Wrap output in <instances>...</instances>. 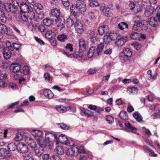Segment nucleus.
Listing matches in <instances>:
<instances>
[{
    "mask_svg": "<svg viewBox=\"0 0 160 160\" xmlns=\"http://www.w3.org/2000/svg\"><path fill=\"white\" fill-rule=\"evenodd\" d=\"M0 19L1 21H4L6 19V17L4 12L0 11Z\"/></svg>",
    "mask_w": 160,
    "mask_h": 160,
    "instance_id": "bf43d9fd",
    "label": "nucleus"
},
{
    "mask_svg": "<svg viewBox=\"0 0 160 160\" xmlns=\"http://www.w3.org/2000/svg\"><path fill=\"white\" fill-rule=\"evenodd\" d=\"M91 42L94 44H97L98 41V38L96 36L90 37L89 38Z\"/></svg>",
    "mask_w": 160,
    "mask_h": 160,
    "instance_id": "de8ad7c7",
    "label": "nucleus"
},
{
    "mask_svg": "<svg viewBox=\"0 0 160 160\" xmlns=\"http://www.w3.org/2000/svg\"><path fill=\"white\" fill-rule=\"evenodd\" d=\"M140 36V34L137 32H132L130 35V38L133 40H137L138 39Z\"/></svg>",
    "mask_w": 160,
    "mask_h": 160,
    "instance_id": "4c0bfd02",
    "label": "nucleus"
},
{
    "mask_svg": "<svg viewBox=\"0 0 160 160\" xmlns=\"http://www.w3.org/2000/svg\"><path fill=\"white\" fill-rule=\"evenodd\" d=\"M56 109L59 112L63 113L66 111V108L63 106H58L56 107Z\"/></svg>",
    "mask_w": 160,
    "mask_h": 160,
    "instance_id": "79ce46f5",
    "label": "nucleus"
},
{
    "mask_svg": "<svg viewBox=\"0 0 160 160\" xmlns=\"http://www.w3.org/2000/svg\"><path fill=\"white\" fill-rule=\"evenodd\" d=\"M22 156L24 160H34L31 152L29 153L27 155H23Z\"/></svg>",
    "mask_w": 160,
    "mask_h": 160,
    "instance_id": "37998d69",
    "label": "nucleus"
},
{
    "mask_svg": "<svg viewBox=\"0 0 160 160\" xmlns=\"http://www.w3.org/2000/svg\"><path fill=\"white\" fill-rule=\"evenodd\" d=\"M70 10L71 13L74 16H78V13L79 12L78 11L76 10L75 7H73L72 8V7L71 6Z\"/></svg>",
    "mask_w": 160,
    "mask_h": 160,
    "instance_id": "09e8293b",
    "label": "nucleus"
},
{
    "mask_svg": "<svg viewBox=\"0 0 160 160\" xmlns=\"http://www.w3.org/2000/svg\"><path fill=\"white\" fill-rule=\"evenodd\" d=\"M27 143L32 148H34L36 147V144L34 140L30 137H27L25 139Z\"/></svg>",
    "mask_w": 160,
    "mask_h": 160,
    "instance_id": "4468645a",
    "label": "nucleus"
},
{
    "mask_svg": "<svg viewBox=\"0 0 160 160\" xmlns=\"http://www.w3.org/2000/svg\"><path fill=\"white\" fill-rule=\"evenodd\" d=\"M108 30V27L106 25L101 26L98 29V32L101 35H102Z\"/></svg>",
    "mask_w": 160,
    "mask_h": 160,
    "instance_id": "4be33fe9",
    "label": "nucleus"
},
{
    "mask_svg": "<svg viewBox=\"0 0 160 160\" xmlns=\"http://www.w3.org/2000/svg\"><path fill=\"white\" fill-rule=\"evenodd\" d=\"M148 22L149 25L153 27H155L158 25L157 20L155 18L153 17H151L148 19Z\"/></svg>",
    "mask_w": 160,
    "mask_h": 160,
    "instance_id": "393cba45",
    "label": "nucleus"
},
{
    "mask_svg": "<svg viewBox=\"0 0 160 160\" xmlns=\"http://www.w3.org/2000/svg\"><path fill=\"white\" fill-rule=\"evenodd\" d=\"M142 26V23L141 21L138 20L135 22L132 27V29L135 31H138L140 29V27Z\"/></svg>",
    "mask_w": 160,
    "mask_h": 160,
    "instance_id": "6ab92c4d",
    "label": "nucleus"
},
{
    "mask_svg": "<svg viewBox=\"0 0 160 160\" xmlns=\"http://www.w3.org/2000/svg\"><path fill=\"white\" fill-rule=\"evenodd\" d=\"M106 119V121L109 123H111L113 120V118L112 116L109 115L107 116Z\"/></svg>",
    "mask_w": 160,
    "mask_h": 160,
    "instance_id": "0e129e2a",
    "label": "nucleus"
},
{
    "mask_svg": "<svg viewBox=\"0 0 160 160\" xmlns=\"http://www.w3.org/2000/svg\"><path fill=\"white\" fill-rule=\"evenodd\" d=\"M128 24L126 23L122 22L118 24V27L119 29L123 30L125 28H128Z\"/></svg>",
    "mask_w": 160,
    "mask_h": 160,
    "instance_id": "e433bc0d",
    "label": "nucleus"
},
{
    "mask_svg": "<svg viewBox=\"0 0 160 160\" xmlns=\"http://www.w3.org/2000/svg\"><path fill=\"white\" fill-rule=\"evenodd\" d=\"M138 2H135L133 1H130V3L129 4L131 8H130V10H133L135 8L136 4Z\"/></svg>",
    "mask_w": 160,
    "mask_h": 160,
    "instance_id": "6e6d98bb",
    "label": "nucleus"
},
{
    "mask_svg": "<svg viewBox=\"0 0 160 160\" xmlns=\"http://www.w3.org/2000/svg\"><path fill=\"white\" fill-rule=\"evenodd\" d=\"M96 50L95 48L93 47H92L89 49L87 54L88 57L89 58L92 57L94 54L96 56L97 55V54H95Z\"/></svg>",
    "mask_w": 160,
    "mask_h": 160,
    "instance_id": "c85d7f7f",
    "label": "nucleus"
},
{
    "mask_svg": "<svg viewBox=\"0 0 160 160\" xmlns=\"http://www.w3.org/2000/svg\"><path fill=\"white\" fill-rule=\"evenodd\" d=\"M123 53L121 54V56L130 57L132 54V52L130 49L128 48H125L123 50Z\"/></svg>",
    "mask_w": 160,
    "mask_h": 160,
    "instance_id": "412c9836",
    "label": "nucleus"
},
{
    "mask_svg": "<svg viewBox=\"0 0 160 160\" xmlns=\"http://www.w3.org/2000/svg\"><path fill=\"white\" fill-rule=\"evenodd\" d=\"M43 94L45 96L48 98H52L54 96L53 93L48 89L45 90L43 91Z\"/></svg>",
    "mask_w": 160,
    "mask_h": 160,
    "instance_id": "5701e85b",
    "label": "nucleus"
},
{
    "mask_svg": "<svg viewBox=\"0 0 160 160\" xmlns=\"http://www.w3.org/2000/svg\"><path fill=\"white\" fill-rule=\"evenodd\" d=\"M77 150L76 148H75V146H74L72 148L67 150L66 152V153L69 157L72 156L73 155L76 156L77 155Z\"/></svg>",
    "mask_w": 160,
    "mask_h": 160,
    "instance_id": "2eb2a0df",
    "label": "nucleus"
},
{
    "mask_svg": "<svg viewBox=\"0 0 160 160\" xmlns=\"http://www.w3.org/2000/svg\"><path fill=\"white\" fill-rule=\"evenodd\" d=\"M74 21L70 17L67 19L66 24L68 28H70L74 24Z\"/></svg>",
    "mask_w": 160,
    "mask_h": 160,
    "instance_id": "c03bdc74",
    "label": "nucleus"
},
{
    "mask_svg": "<svg viewBox=\"0 0 160 160\" xmlns=\"http://www.w3.org/2000/svg\"><path fill=\"white\" fill-rule=\"evenodd\" d=\"M15 138L16 141H19L21 140L22 139V137L20 133L18 132L17 133Z\"/></svg>",
    "mask_w": 160,
    "mask_h": 160,
    "instance_id": "680f3d73",
    "label": "nucleus"
},
{
    "mask_svg": "<svg viewBox=\"0 0 160 160\" xmlns=\"http://www.w3.org/2000/svg\"><path fill=\"white\" fill-rule=\"evenodd\" d=\"M11 154L9 153V152L4 148H0V157H3L5 158L10 157L11 156Z\"/></svg>",
    "mask_w": 160,
    "mask_h": 160,
    "instance_id": "f3484780",
    "label": "nucleus"
},
{
    "mask_svg": "<svg viewBox=\"0 0 160 160\" xmlns=\"http://www.w3.org/2000/svg\"><path fill=\"white\" fill-rule=\"evenodd\" d=\"M154 11V8L151 6H148L146 7L144 14L146 17H148L151 16Z\"/></svg>",
    "mask_w": 160,
    "mask_h": 160,
    "instance_id": "ddd939ff",
    "label": "nucleus"
},
{
    "mask_svg": "<svg viewBox=\"0 0 160 160\" xmlns=\"http://www.w3.org/2000/svg\"><path fill=\"white\" fill-rule=\"evenodd\" d=\"M127 40L128 38L126 37L120 38L115 42V44H117L118 46L122 47L124 44L125 43Z\"/></svg>",
    "mask_w": 160,
    "mask_h": 160,
    "instance_id": "dca6fc26",
    "label": "nucleus"
},
{
    "mask_svg": "<svg viewBox=\"0 0 160 160\" xmlns=\"http://www.w3.org/2000/svg\"><path fill=\"white\" fill-rule=\"evenodd\" d=\"M88 157L89 155L88 153L80 154L79 160H87Z\"/></svg>",
    "mask_w": 160,
    "mask_h": 160,
    "instance_id": "864d4df0",
    "label": "nucleus"
},
{
    "mask_svg": "<svg viewBox=\"0 0 160 160\" xmlns=\"http://www.w3.org/2000/svg\"><path fill=\"white\" fill-rule=\"evenodd\" d=\"M54 32L51 30L47 31L45 34V37L47 38L50 39L54 38Z\"/></svg>",
    "mask_w": 160,
    "mask_h": 160,
    "instance_id": "7c9ffc66",
    "label": "nucleus"
},
{
    "mask_svg": "<svg viewBox=\"0 0 160 160\" xmlns=\"http://www.w3.org/2000/svg\"><path fill=\"white\" fill-rule=\"evenodd\" d=\"M55 151L59 155H62L64 152V150L62 146L58 145L56 147Z\"/></svg>",
    "mask_w": 160,
    "mask_h": 160,
    "instance_id": "cd10ccee",
    "label": "nucleus"
},
{
    "mask_svg": "<svg viewBox=\"0 0 160 160\" xmlns=\"http://www.w3.org/2000/svg\"><path fill=\"white\" fill-rule=\"evenodd\" d=\"M72 55L74 58H78L79 60L82 59V57L83 56V55L82 53L78 52H75Z\"/></svg>",
    "mask_w": 160,
    "mask_h": 160,
    "instance_id": "a18cd8bd",
    "label": "nucleus"
},
{
    "mask_svg": "<svg viewBox=\"0 0 160 160\" xmlns=\"http://www.w3.org/2000/svg\"><path fill=\"white\" fill-rule=\"evenodd\" d=\"M3 56L5 58L8 59L10 58L11 52L8 51V49L4 48L3 49Z\"/></svg>",
    "mask_w": 160,
    "mask_h": 160,
    "instance_id": "b1692460",
    "label": "nucleus"
},
{
    "mask_svg": "<svg viewBox=\"0 0 160 160\" xmlns=\"http://www.w3.org/2000/svg\"><path fill=\"white\" fill-rule=\"evenodd\" d=\"M58 140L60 142L64 144L68 141V138L64 135L62 134L59 136Z\"/></svg>",
    "mask_w": 160,
    "mask_h": 160,
    "instance_id": "2f4dec72",
    "label": "nucleus"
},
{
    "mask_svg": "<svg viewBox=\"0 0 160 160\" xmlns=\"http://www.w3.org/2000/svg\"><path fill=\"white\" fill-rule=\"evenodd\" d=\"M34 152L35 154L38 157L41 156L43 152V148L40 147H36L34 148Z\"/></svg>",
    "mask_w": 160,
    "mask_h": 160,
    "instance_id": "bb28decb",
    "label": "nucleus"
},
{
    "mask_svg": "<svg viewBox=\"0 0 160 160\" xmlns=\"http://www.w3.org/2000/svg\"><path fill=\"white\" fill-rule=\"evenodd\" d=\"M133 117L139 122H141L142 120V118L141 115L138 112H135L133 114Z\"/></svg>",
    "mask_w": 160,
    "mask_h": 160,
    "instance_id": "f704fd0d",
    "label": "nucleus"
},
{
    "mask_svg": "<svg viewBox=\"0 0 160 160\" xmlns=\"http://www.w3.org/2000/svg\"><path fill=\"white\" fill-rule=\"evenodd\" d=\"M142 3L143 5L146 6V7L149 5L151 6L150 0H142Z\"/></svg>",
    "mask_w": 160,
    "mask_h": 160,
    "instance_id": "052dcab7",
    "label": "nucleus"
},
{
    "mask_svg": "<svg viewBox=\"0 0 160 160\" xmlns=\"http://www.w3.org/2000/svg\"><path fill=\"white\" fill-rule=\"evenodd\" d=\"M74 27L77 32L79 33H82L83 32V25L79 20H77L74 23Z\"/></svg>",
    "mask_w": 160,
    "mask_h": 160,
    "instance_id": "39448f33",
    "label": "nucleus"
},
{
    "mask_svg": "<svg viewBox=\"0 0 160 160\" xmlns=\"http://www.w3.org/2000/svg\"><path fill=\"white\" fill-rule=\"evenodd\" d=\"M12 2H14L13 4L11 3H7L4 4V7L8 12H11L12 13H16L17 9L19 6V3L17 1L13 0Z\"/></svg>",
    "mask_w": 160,
    "mask_h": 160,
    "instance_id": "f03ea898",
    "label": "nucleus"
},
{
    "mask_svg": "<svg viewBox=\"0 0 160 160\" xmlns=\"http://www.w3.org/2000/svg\"><path fill=\"white\" fill-rule=\"evenodd\" d=\"M85 0H77L75 5H72V8L75 7L76 11L79 13H82L86 10V7Z\"/></svg>",
    "mask_w": 160,
    "mask_h": 160,
    "instance_id": "7ed1b4c3",
    "label": "nucleus"
},
{
    "mask_svg": "<svg viewBox=\"0 0 160 160\" xmlns=\"http://www.w3.org/2000/svg\"><path fill=\"white\" fill-rule=\"evenodd\" d=\"M79 44V49L80 52L84 51L88 48V44L87 42L82 38L80 39Z\"/></svg>",
    "mask_w": 160,
    "mask_h": 160,
    "instance_id": "6e6552de",
    "label": "nucleus"
},
{
    "mask_svg": "<svg viewBox=\"0 0 160 160\" xmlns=\"http://www.w3.org/2000/svg\"><path fill=\"white\" fill-rule=\"evenodd\" d=\"M63 5L65 7H67L69 5V2L68 0H61Z\"/></svg>",
    "mask_w": 160,
    "mask_h": 160,
    "instance_id": "69168bd1",
    "label": "nucleus"
},
{
    "mask_svg": "<svg viewBox=\"0 0 160 160\" xmlns=\"http://www.w3.org/2000/svg\"><path fill=\"white\" fill-rule=\"evenodd\" d=\"M128 92L130 93H134L137 92V89L135 87H129L128 88Z\"/></svg>",
    "mask_w": 160,
    "mask_h": 160,
    "instance_id": "49530a36",
    "label": "nucleus"
},
{
    "mask_svg": "<svg viewBox=\"0 0 160 160\" xmlns=\"http://www.w3.org/2000/svg\"><path fill=\"white\" fill-rule=\"evenodd\" d=\"M89 3V6L91 7H95L99 5L98 2L94 0H92Z\"/></svg>",
    "mask_w": 160,
    "mask_h": 160,
    "instance_id": "3c124183",
    "label": "nucleus"
},
{
    "mask_svg": "<svg viewBox=\"0 0 160 160\" xmlns=\"http://www.w3.org/2000/svg\"><path fill=\"white\" fill-rule=\"evenodd\" d=\"M89 110L86 109L84 110V111H83V112L84 113L85 116H87V117H88L89 116H93V114H89Z\"/></svg>",
    "mask_w": 160,
    "mask_h": 160,
    "instance_id": "e2e57ef3",
    "label": "nucleus"
},
{
    "mask_svg": "<svg viewBox=\"0 0 160 160\" xmlns=\"http://www.w3.org/2000/svg\"><path fill=\"white\" fill-rule=\"evenodd\" d=\"M72 45L68 43L67 44L66 46L65 47V48L67 49H68L69 50L70 52L72 51L73 50V48H72Z\"/></svg>",
    "mask_w": 160,
    "mask_h": 160,
    "instance_id": "338daca9",
    "label": "nucleus"
},
{
    "mask_svg": "<svg viewBox=\"0 0 160 160\" xmlns=\"http://www.w3.org/2000/svg\"><path fill=\"white\" fill-rule=\"evenodd\" d=\"M56 21V19H53L52 18L50 19L47 18L43 20V23L45 25L49 27L52 24L54 21Z\"/></svg>",
    "mask_w": 160,
    "mask_h": 160,
    "instance_id": "a211bd4d",
    "label": "nucleus"
},
{
    "mask_svg": "<svg viewBox=\"0 0 160 160\" xmlns=\"http://www.w3.org/2000/svg\"><path fill=\"white\" fill-rule=\"evenodd\" d=\"M38 28L39 30L41 32L44 31L46 29L45 27L42 25H40Z\"/></svg>",
    "mask_w": 160,
    "mask_h": 160,
    "instance_id": "774afa93",
    "label": "nucleus"
},
{
    "mask_svg": "<svg viewBox=\"0 0 160 160\" xmlns=\"http://www.w3.org/2000/svg\"><path fill=\"white\" fill-rule=\"evenodd\" d=\"M27 13H28V16L29 19L32 20L35 18V14L33 10H31L30 9Z\"/></svg>",
    "mask_w": 160,
    "mask_h": 160,
    "instance_id": "a19ab883",
    "label": "nucleus"
},
{
    "mask_svg": "<svg viewBox=\"0 0 160 160\" xmlns=\"http://www.w3.org/2000/svg\"><path fill=\"white\" fill-rule=\"evenodd\" d=\"M58 125H59V126L62 129L64 130H68L69 129V127L67 126L65 124L62 123H57Z\"/></svg>",
    "mask_w": 160,
    "mask_h": 160,
    "instance_id": "5fc2aeb1",
    "label": "nucleus"
},
{
    "mask_svg": "<svg viewBox=\"0 0 160 160\" xmlns=\"http://www.w3.org/2000/svg\"><path fill=\"white\" fill-rule=\"evenodd\" d=\"M74 146L75 148H76L77 150V154L78 152L80 153V154H84V153H87L85 150L83 146H81L78 147L77 145Z\"/></svg>",
    "mask_w": 160,
    "mask_h": 160,
    "instance_id": "473e14b6",
    "label": "nucleus"
},
{
    "mask_svg": "<svg viewBox=\"0 0 160 160\" xmlns=\"http://www.w3.org/2000/svg\"><path fill=\"white\" fill-rule=\"evenodd\" d=\"M32 135L34 136L35 139L36 140L37 138H40L42 137V132L38 130H35L33 131L32 132Z\"/></svg>",
    "mask_w": 160,
    "mask_h": 160,
    "instance_id": "a878e982",
    "label": "nucleus"
},
{
    "mask_svg": "<svg viewBox=\"0 0 160 160\" xmlns=\"http://www.w3.org/2000/svg\"><path fill=\"white\" fill-rule=\"evenodd\" d=\"M22 67L21 65L19 63H13L11 66L10 70L13 72H18L22 74V72H19L21 70Z\"/></svg>",
    "mask_w": 160,
    "mask_h": 160,
    "instance_id": "0eeeda50",
    "label": "nucleus"
},
{
    "mask_svg": "<svg viewBox=\"0 0 160 160\" xmlns=\"http://www.w3.org/2000/svg\"><path fill=\"white\" fill-rule=\"evenodd\" d=\"M9 28L4 24L0 23V32L9 35Z\"/></svg>",
    "mask_w": 160,
    "mask_h": 160,
    "instance_id": "aec40b11",
    "label": "nucleus"
},
{
    "mask_svg": "<svg viewBox=\"0 0 160 160\" xmlns=\"http://www.w3.org/2000/svg\"><path fill=\"white\" fill-rule=\"evenodd\" d=\"M120 118L122 120H127L128 119V115L127 112L125 111H122L119 114Z\"/></svg>",
    "mask_w": 160,
    "mask_h": 160,
    "instance_id": "c9c22d12",
    "label": "nucleus"
},
{
    "mask_svg": "<svg viewBox=\"0 0 160 160\" xmlns=\"http://www.w3.org/2000/svg\"><path fill=\"white\" fill-rule=\"evenodd\" d=\"M45 138V139L43 137L36 139L38 144L42 148H52L54 143L56 145L58 144V140L57 136L51 133H47Z\"/></svg>",
    "mask_w": 160,
    "mask_h": 160,
    "instance_id": "f257e3e1",
    "label": "nucleus"
},
{
    "mask_svg": "<svg viewBox=\"0 0 160 160\" xmlns=\"http://www.w3.org/2000/svg\"><path fill=\"white\" fill-rule=\"evenodd\" d=\"M8 149L11 151H13L17 148V146L14 142H11L8 144Z\"/></svg>",
    "mask_w": 160,
    "mask_h": 160,
    "instance_id": "58836bf2",
    "label": "nucleus"
},
{
    "mask_svg": "<svg viewBox=\"0 0 160 160\" xmlns=\"http://www.w3.org/2000/svg\"><path fill=\"white\" fill-rule=\"evenodd\" d=\"M36 12L38 14V15L37 16L38 19H42L44 17V15L42 12V10L41 8H37Z\"/></svg>",
    "mask_w": 160,
    "mask_h": 160,
    "instance_id": "c756f323",
    "label": "nucleus"
},
{
    "mask_svg": "<svg viewBox=\"0 0 160 160\" xmlns=\"http://www.w3.org/2000/svg\"><path fill=\"white\" fill-rule=\"evenodd\" d=\"M57 38L59 41L62 42H64L68 38L67 36L64 34L59 35Z\"/></svg>",
    "mask_w": 160,
    "mask_h": 160,
    "instance_id": "72a5a7b5",
    "label": "nucleus"
},
{
    "mask_svg": "<svg viewBox=\"0 0 160 160\" xmlns=\"http://www.w3.org/2000/svg\"><path fill=\"white\" fill-rule=\"evenodd\" d=\"M87 18L90 20H92L95 18V15L94 13L89 12L87 15Z\"/></svg>",
    "mask_w": 160,
    "mask_h": 160,
    "instance_id": "4d7b16f0",
    "label": "nucleus"
},
{
    "mask_svg": "<svg viewBox=\"0 0 160 160\" xmlns=\"http://www.w3.org/2000/svg\"><path fill=\"white\" fill-rule=\"evenodd\" d=\"M103 42L105 44H109L111 40L109 38V34L105 35L103 37Z\"/></svg>",
    "mask_w": 160,
    "mask_h": 160,
    "instance_id": "603ef678",
    "label": "nucleus"
},
{
    "mask_svg": "<svg viewBox=\"0 0 160 160\" xmlns=\"http://www.w3.org/2000/svg\"><path fill=\"white\" fill-rule=\"evenodd\" d=\"M103 47L104 45L103 43H101L99 44L98 46L97 50H96L95 54H97V55H99L100 53L102 51Z\"/></svg>",
    "mask_w": 160,
    "mask_h": 160,
    "instance_id": "ea45409f",
    "label": "nucleus"
},
{
    "mask_svg": "<svg viewBox=\"0 0 160 160\" xmlns=\"http://www.w3.org/2000/svg\"><path fill=\"white\" fill-rule=\"evenodd\" d=\"M51 17L52 18L54 17L55 18H53V19H56L57 20V19L60 18V12L59 9L57 8H55L52 10L51 12Z\"/></svg>",
    "mask_w": 160,
    "mask_h": 160,
    "instance_id": "9b49d317",
    "label": "nucleus"
},
{
    "mask_svg": "<svg viewBox=\"0 0 160 160\" xmlns=\"http://www.w3.org/2000/svg\"><path fill=\"white\" fill-rule=\"evenodd\" d=\"M31 7H29L26 3L22 2L20 3V8L21 12L25 13L28 12L31 9Z\"/></svg>",
    "mask_w": 160,
    "mask_h": 160,
    "instance_id": "1a4fd4ad",
    "label": "nucleus"
},
{
    "mask_svg": "<svg viewBox=\"0 0 160 160\" xmlns=\"http://www.w3.org/2000/svg\"><path fill=\"white\" fill-rule=\"evenodd\" d=\"M65 20L62 17H60L57 19V20L56 22V24L58 27L62 29L65 27Z\"/></svg>",
    "mask_w": 160,
    "mask_h": 160,
    "instance_id": "f8f14e48",
    "label": "nucleus"
},
{
    "mask_svg": "<svg viewBox=\"0 0 160 160\" xmlns=\"http://www.w3.org/2000/svg\"><path fill=\"white\" fill-rule=\"evenodd\" d=\"M50 160H62V159L59 156L54 154L50 157Z\"/></svg>",
    "mask_w": 160,
    "mask_h": 160,
    "instance_id": "8fccbe9b",
    "label": "nucleus"
},
{
    "mask_svg": "<svg viewBox=\"0 0 160 160\" xmlns=\"http://www.w3.org/2000/svg\"><path fill=\"white\" fill-rule=\"evenodd\" d=\"M100 6L99 10L105 16L107 17H109L112 15V10L111 8L108 6H105L104 4H102Z\"/></svg>",
    "mask_w": 160,
    "mask_h": 160,
    "instance_id": "20e7f679",
    "label": "nucleus"
},
{
    "mask_svg": "<svg viewBox=\"0 0 160 160\" xmlns=\"http://www.w3.org/2000/svg\"><path fill=\"white\" fill-rule=\"evenodd\" d=\"M125 125L127 128H124L123 129H122L123 130H125V131L128 132H132L134 133H136L137 132V129L136 128L133 127L132 126V125L130 123L128 122L125 123Z\"/></svg>",
    "mask_w": 160,
    "mask_h": 160,
    "instance_id": "9d476101",
    "label": "nucleus"
},
{
    "mask_svg": "<svg viewBox=\"0 0 160 160\" xmlns=\"http://www.w3.org/2000/svg\"><path fill=\"white\" fill-rule=\"evenodd\" d=\"M17 149L20 153H25L28 152V148L25 144L19 143L17 145Z\"/></svg>",
    "mask_w": 160,
    "mask_h": 160,
    "instance_id": "423d86ee",
    "label": "nucleus"
},
{
    "mask_svg": "<svg viewBox=\"0 0 160 160\" xmlns=\"http://www.w3.org/2000/svg\"><path fill=\"white\" fill-rule=\"evenodd\" d=\"M23 73L25 75L28 74L29 72L28 67L27 66H24L23 67Z\"/></svg>",
    "mask_w": 160,
    "mask_h": 160,
    "instance_id": "13d9d810",
    "label": "nucleus"
}]
</instances>
